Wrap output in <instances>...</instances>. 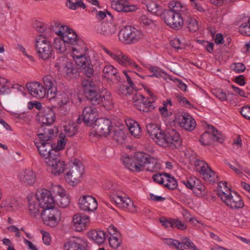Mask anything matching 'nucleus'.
Returning a JSON list of instances; mask_svg holds the SVG:
<instances>
[{
	"label": "nucleus",
	"instance_id": "obj_31",
	"mask_svg": "<svg viewBox=\"0 0 250 250\" xmlns=\"http://www.w3.org/2000/svg\"><path fill=\"white\" fill-rule=\"evenodd\" d=\"M27 199L28 201L29 212L31 216L35 217L39 215L40 209L42 208L40 207L37 198L34 195L28 196Z\"/></svg>",
	"mask_w": 250,
	"mask_h": 250
},
{
	"label": "nucleus",
	"instance_id": "obj_64",
	"mask_svg": "<svg viewBox=\"0 0 250 250\" xmlns=\"http://www.w3.org/2000/svg\"><path fill=\"white\" fill-rule=\"evenodd\" d=\"M240 112L245 119L250 120V105L243 106Z\"/></svg>",
	"mask_w": 250,
	"mask_h": 250
},
{
	"label": "nucleus",
	"instance_id": "obj_16",
	"mask_svg": "<svg viewBox=\"0 0 250 250\" xmlns=\"http://www.w3.org/2000/svg\"><path fill=\"white\" fill-rule=\"evenodd\" d=\"M51 192L54 196L55 203L60 207L65 208L70 203L69 197L65 193V191L60 185H54L51 188Z\"/></svg>",
	"mask_w": 250,
	"mask_h": 250
},
{
	"label": "nucleus",
	"instance_id": "obj_48",
	"mask_svg": "<svg viewBox=\"0 0 250 250\" xmlns=\"http://www.w3.org/2000/svg\"><path fill=\"white\" fill-rule=\"evenodd\" d=\"M101 99L102 101L101 104L102 103L104 106L108 108L112 107V99L109 92L106 91L104 94H103L101 96Z\"/></svg>",
	"mask_w": 250,
	"mask_h": 250
},
{
	"label": "nucleus",
	"instance_id": "obj_18",
	"mask_svg": "<svg viewBox=\"0 0 250 250\" xmlns=\"http://www.w3.org/2000/svg\"><path fill=\"white\" fill-rule=\"evenodd\" d=\"M177 14V13L167 9L165 10L163 13L161 14V16L167 25L173 29L179 30L181 29L183 25L184 20L178 19H177L178 20L177 21V22L176 21H174L175 15Z\"/></svg>",
	"mask_w": 250,
	"mask_h": 250
},
{
	"label": "nucleus",
	"instance_id": "obj_8",
	"mask_svg": "<svg viewBox=\"0 0 250 250\" xmlns=\"http://www.w3.org/2000/svg\"><path fill=\"white\" fill-rule=\"evenodd\" d=\"M147 91L150 96L151 100L148 98L145 99L142 95L138 93H135L132 98L134 105L139 110L144 112H148L154 109L153 103L156 99L155 96L149 90L147 89Z\"/></svg>",
	"mask_w": 250,
	"mask_h": 250
},
{
	"label": "nucleus",
	"instance_id": "obj_27",
	"mask_svg": "<svg viewBox=\"0 0 250 250\" xmlns=\"http://www.w3.org/2000/svg\"><path fill=\"white\" fill-rule=\"evenodd\" d=\"M116 31V25L111 21L103 22L97 27L98 33L105 36H111L115 34Z\"/></svg>",
	"mask_w": 250,
	"mask_h": 250
},
{
	"label": "nucleus",
	"instance_id": "obj_56",
	"mask_svg": "<svg viewBox=\"0 0 250 250\" xmlns=\"http://www.w3.org/2000/svg\"><path fill=\"white\" fill-rule=\"evenodd\" d=\"M239 31L242 35L250 36V18L247 22L243 23L239 27Z\"/></svg>",
	"mask_w": 250,
	"mask_h": 250
},
{
	"label": "nucleus",
	"instance_id": "obj_53",
	"mask_svg": "<svg viewBox=\"0 0 250 250\" xmlns=\"http://www.w3.org/2000/svg\"><path fill=\"white\" fill-rule=\"evenodd\" d=\"M123 163L125 167L131 171H136L134 165H135V159L129 156H125L123 159Z\"/></svg>",
	"mask_w": 250,
	"mask_h": 250
},
{
	"label": "nucleus",
	"instance_id": "obj_1",
	"mask_svg": "<svg viewBox=\"0 0 250 250\" xmlns=\"http://www.w3.org/2000/svg\"><path fill=\"white\" fill-rule=\"evenodd\" d=\"M56 107H44L43 110L39 113V120L42 123V126L38 134L40 139L43 141H49L53 137L56 136L59 132L58 128L51 125L56 119Z\"/></svg>",
	"mask_w": 250,
	"mask_h": 250
},
{
	"label": "nucleus",
	"instance_id": "obj_9",
	"mask_svg": "<svg viewBox=\"0 0 250 250\" xmlns=\"http://www.w3.org/2000/svg\"><path fill=\"white\" fill-rule=\"evenodd\" d=\"M54 67L58 74L60 75L69 78H74L77 76V68H75L71 63L67 62L65 58H59L55 62Z\"/></svg>",
	"mask_w": 250,
	"mask_h": 250
},
{
	"label": "nucleus",
	"instance_id": "obj_42",
	"mask_svg": "<svg viewBox=\"0 0 250 250\" xmlns=\"http://www.w3.org/2000/svg\"><path fill=\"white\" fill-rule=\"evenodd\" d=\"M146 129L147 133L153 140L154 138H156L161 131L160 127L152 123L148 124L146 126Z\"/></svg>",
	"mask_w": 250,
	"mask_h": 250
},
{
	"label": "nucleus",
	"instance_id": "obj_7",
	"mask_svg": "<svg viewBox=\"0 0 250 250\" xmlns=\"http://www.w3.org/2000/svg\"><path fill=\"white\" fill-rule=\"evenodd\" d=\"M51 27L55 34L63 38L67 46L77 42L78 41L82 40L78 37L75 32L67 26L62 25L59 23H54Z\"/></svg>",
	"mask_w": 250,
	"mask_h": 250
},
{
	"label": "nucleus",
	"instance_id": "obj_35",
	"mask_svg": "<svg viewBox=\"0 0 250 250\" xmlns=\"http://www.w3.org/2000/svg\"><path fill=\"white\" fill-rule=\"evenodd\" d=\"M89 237L99 245L103 244L105 241L107 235L103 230H93L88 234Z\"/></svg>",
	"mask_w": 250,
	"mask_h": 250
},
{
	"label": "nucleus",
	"instance_id": "obj_60",
	"mask_svg": "<svg viewBox=\"0 0 250 250\" xmlns=\"http://www.w3.org/2000/svg\"><path fill=\"white\" fill-rule=\"evenodd\" d=\"M65 137V135L63 133H61L59 135V139L57 142V146L56 147L58 150H62L64 148L67 141Z\"/></svg>",
	"mask_w": 250,
	"mask_h": 250
},
{
	"label": "nucleus",
	"instance_id": "obj_58",
	"mask_svg": "<svg viewBox=\"0 0 250 250\" xmlns=\"http://www.w3.org/2000/svg\"><path fill=\"white\" fill-rule=\"evenodd\" d=\"M162 240L166 245L173 247L177 250H180V241L172 238H163Z\"/></svg>",
	"mask_w": 250,
	"mask_h": 250
},
{
	"label": "nucleus",
	"instance_id": "obj_28",
	"mask_svg": "<svg viewBox=\"0 0 250 250\" xmlns=\"http://www.w3.org/2000/svg\"><path fill=\"white\" fill-rule=\"evenodd\" d=\"M150 156L148 154L142 152H138L134 154V159L135 165L134 167L136 171H142L145 169L146 163Z\"/></svg>",
	"mask_w": 250,
	"mask_h": 250
},
{
	"label": "nucleus",
	"instance_id": "obj_63",
	"mask_svg": "<svg viewBox=\"0 0 250 250\" xmlns=\"http://www.w3.org/2000/svg\"><path fill=\"white\" fill-rule=\"evenodd\" d=\"M231 69L236 73L243 72L246 69L245 65L242 63H234L231 65Z\"/></svg>",
	"mask_w": 250,
	"mask_h": 250
},
{
	"label": "nucleus",
	"instance_id": "obj_24",
	"mask_svg": "<svg viewBox=\"0 0 250 250\" xmlns=\"http://www.w3.org/2000/svg\"><path fill=\"white\" fill-rule=\"evenodd\" d=\"M178 122L182 128L189 131L194 130L196 125L194 119L187 113H184L179 116Z\"/></svg>",
	"mask_w": 250,
	"mask_h": 250
},
{
	"label": "nucleus",
	"instance_id": "obj_59",
	"mask_svg": "<svg viewBox=\"0 0 250 250\" xmlns=\"http://www.w3.org/2000/svg\"><path fill=\"white\" fill-rule=\"evenodd\" d=\"M146 6L148 11L153 14H156L157 15H161V14H162L160 6L155 2H151Z\"/></svg>",
	"mask_w": 250,
	"mask_h": 250
},
{
	"label": "nucleus",
	"instance_id": "obj_51",
	"mask_svg": "<svg viewBox=\"0 0 250 250\" xmlns=\"http://www.w3.org/2000/svg\"><path fill=\"white\" fill-rule=\"evenodd\" d=\"M113 138L116 142L122 143L126 138L124 131L119 128L115 129L114 130Z\"/></svg>",
	"mask_w": 250,
	"mask_h": 250
},
{
	"label": "nucleus",
	"instance_id": "obj_47",
	"mask_svg": "<svg viewBox=\"0 0 250 250\" xmlns=\"http://www.w3.org/2000/svg\"><path fill=\"white\" fill-rule=\"evenodd\" d=\"M186 247L193 250H200L188 238L186 237H182L180 242V250H183L186 248Z\"/></svg>",
	"mask_w": 250,
	"mask_h": 250
},
{
	"label": "nucleus",
	"instance_id": "obj_49",
	"mask_svg": "<svg viewBox=\"0 0 250 250\" xmlns=\"http://www.w3.org/2000/svg\"><path fill=\"white\" fill-rule=\"evenodd\" d=\"M193 192L198 196H204L206 194L205 187L201 184L200 181L196 179L193 189Z\"/></svg>",
	"mask_w": 250,
	"mask_h": 250
},
{
	"label": "nucleus",
	"instance_id": "obj_5",
	"mask_svg": "<svg viewBox=\"0 0 250 250\" xmlns=\"http://www.w3.org/2000/svg\"><path fill=\"white\" fill-rule=\"evenodd\" d=\"M120 42L125 44H134L144 37L143 32L131 25L125 26L122 28L119 34Z\"/></svg>",
	"mask_w": 250,
	"mask_h": 250
},
{
	"label": "nucleus",
	"instance_id": "obj_55",
	"mask_svg": "<svg viewBox=\"0 0 250 250\" xmlns=\"http://www.w3.org/2000/svg\"><path fill=\"white\" fill-rule=\"evenodd\" d=\"M35 28L38 32L43 33V35H45V33H47V34L49 35V37L51 35L49 34V32L52 33L51 30L47 28V25L42 22H40L37 23L36 24ZM41 35H42V34Z\"/></svg>",
	"mask_w": 250,
	"mask_h": 250
},
{
	"label": "nucleus",
	"instance_id": "obj_25",
	"mask_svg": "<svg viewBox=\"0 0 250 250\" xmlns=\"http://www.w3.org/2000/svg\"><path fill=\"white\" fill-rule=\"evenodd\" d=\"M109 184L110 186L107 185L105 186V188L111 190L110 200L119 207L125 195L120 191L119 187L116 185L111 183H110Z\"/></svg>",
	"mask_w": 250,
	"mask_h": 250
},
{
	"label": "nucleus",
	"instance_id": "obj_54",
	"mask_svg": "<svg viewBox=\"0 0 250 250\" xmlns=\"http://www.w3.org/2000/svg\"><path fill=\"white\" fill-rule=\"evenodd\" d=\"M66 5L68 8L73 10L76 9L78 7L83 9L85 8V5L83 2L78 0H67Z\"/></svg>",
	"mask_w": 250,
	"mask_h": 250
},
{
	"label": "nucleus",
	"instance_id": "obj_6",
	"mask_svg": "<svg viewBox=\"0 0 250 250\" xmlns=\"http://www.w3.org/2000/svg\"><path fill=\"white\" fill-rule=\"evenodd\" d=\"M83 172L84 167L82 162L75 160L72 163L69 170L66 173L64 178L69 185L74 186L82 181Z\"/></svg>",
	"mask_w": 250,
	"mask_h": 250
},
{
	"label": "nucleus",
	"instance_id": "obj_39",
	"mask_svg": "<svg viewBox=\"0 0 250 250\" xmlns=\"http://www.w3.org/2000/svg\"><path fill=\"white\" fill-rule=\"evenodd\" d=\"M93 75L91 76V77ZM89 78L86 79H83L82 82V85L84 87V93L87 90L96 88L98 86V84L100 83V81H93L92 79H90V77H88Z\"/></svg>",
	"mask_w": 250,
	"mask_h": 250
},
{
	"label": "nucleus",
	"instance_id": "obj_11",
	"mask_svg": "<svg viewBox=\"0 0 250 250\" xmlns=\"http://www.w3.org/2000/svg\"><path fill=\"white\" fill-rule=\"evenodd\" d=\"M41 217L43 223L47 226L56 227L61 219V212L57 208H52L42 210Z\"/></svg>",
	"mask_w": 250,
	"mask_h": 250
},
{
	"label": "nucleus",
	"instance_id": "obj_21",
	"mask_svg": "<svg viewBox=\"0 0 250 250\" xmlns=\"http://www.w3.org/2000/svg\"><path fill=\"white\" fill-rule=\"evenodd\" d=\"M27 88L33 97L37 98H42L47 96V91L45 87L38 82L30 83L27 84Z\"/></svg>",
	"mask_w": 250,
	"mask_h": 250
},
{
	"label": "nucleus",
	"instance_id": "obj_2",
	"mask_svg": "<svg viewBox=\"0 0 250 250\" xmlns=\"http://www.w3.org/2000/svg\"><path fill=\"white\" fill-rule=\"evenodd\" d=\"M68 47L71 48V56L78 66L82 67V71L86 76L90 77L94 73L93 65L90 59L86 57L87 48L83 40L78 41Z\"/></svg>",
	"mask_w": 250,
	"mask_h": 250
},
{
	"label": "nucleus",
	"instance_id": "obj_33",
	"mask_svg": "<svg viewBox=\"0 0 250 250\" xmlns=\"http://www.w3.org/2000/svg\"><path fill=\"white\" fill-rule=\"evenodd\" d=\"M98 89L99 88L97 86L96 88L88 90L85 92V97L93 105L100 104L102 101L101 99L102 94H100L97 92Z\"/></svg>",
	"mask_w": 250,
	"mask_h": 250
},
{
	"label": "nucleus",
	"instance_id": "obj_45",
	"mask_svg": "<svg viewBox=\"0 0 250 250\" xmlns=\"http://www.w3.org/2000/svg\"><path fill=\"white\" fill-rule=\"evenodd\" d=\"M64 250H86L84 246L75 241H69L65 244Z\"/></svg>",
	"mask_w": 250,
	"mask_h": 250
},
{
	"label": "nucleus",
	"instance_id": "obj_22",
	"mask_svg": "<svg viewBox=\"0 0 250 250\" xmlns=\"http://www.w3.org/2000/svg\"><path fill=\"white\" fill-rule=\"evenodd\" d=\"M111 7L118 12H132L137 9L136 5H128L126 0H115L112 2Z\"/></svg>",
	"mask_w": 250,
	"mask_h": 250
},
{
	"label": "nucleus",
	"instance_id": "obj_10",
	"mask_svg": "<svg viewBox=\"0 0 250 250\" xmlns=\"http://www.w3.org/2000/svg\"><path fill=\"white\" fill-rule=\"evenodd\" d=\"M44 162L47 170L54 175H60L65 169L64 162L60 160V156L57 154H52L49 157L45 158Z\"/></svg>",
	"mask_w": 250,
	"mask_h": 250
},
{
	"label": "nucleus",
	"instance_id": "obj_14",
	"mask_svg": "<svg viewBox=\"0 0 250 250\" xmlns=\"http://www.w3.org/2000/svg\"><path fill=\"white\" fill-rule=\"evenodd\" d=\"M208 129L211 130L212 133L205 131L201 136L200 142L203 146L210 145L213 142L222 143L223 138L221 133L212 125H208Z\"/></svg>",
	"mask_w": 250,
	"mask_h": 250
},
{
	"label": "nucleus",
	"instance_id": "obj_23",
	"mask_svg": "<svg viewBox=\"0 0 250 250\" xmlns=\"http://www.w3.org/2000/svg\"><path fill=\"white\" fill-rule=\"evenodd\" d=\"M73 222L75 229L81 231L86 229L89 222V217L83 213H78L73 216Z\"/></svg>",
	"mask_w": 250,
	"mask_h": 250
},
{
	"label": "nucleus",
	"instance_id": "obj_37",
	"mask_svg": "<svg viewBox=\"0 0 250 250\" xmlns=\"http://www.w3.org/2000/svg\"><path fill=\"white\" fill-rule=\"evenodd\" d=\"M61 106L70 104L72 103V92L70 90H66L62 91L58 98Z\"/></svg>",
	"mask_w": 250,
	"mask_h": 250
},
{
	"label": "nucleus",
	"instance_id": "obj_50",
	"mask_svg": "<svg viewBox=\"0 0 250 250\" xmlns=\"http://www.w3.org/2000/svg\"><path fill=\"white\" fill-rule=\"evenodd\" d=\"M64 131L67 136L72 137L78 132L77 125L75 123L66 125L64 126Z\"/></svg>",
	"mask_w": 250,
	"mask_h": 250
},
{
	"label": "nucleus",
	"instance_id": "obj_43",
	"mask_svg": "<svg viewBox=\"0 0 250 250\" xmlns=\"http://www.w3.org/2000/svg\"><path fill=\"white\" fill-rule=\"evenodd\" d=\"M119 208L123 209H129L132 212H136L135 209L136 206L134 205L131 199L128 197H126L125 195Z\"/></svg>",
	"mask_w": 250,
	"mask_h": 250
},
{
	"label": "nucleus",
	"instance_id": "obj_20",
	"mask_svg": "<svg viewBox=\"0 0 250 250\" xmlns=\"http://www.w3.org/2000/svg\"><path fill=\"white\" fill-rule=\"evenodd\" d=\"M45 88L47 91V98L50 101L54 100L57 96L56 82L51 75H46L42 79Z\"/></svg>",
	"mask_w": 250,
	"mask_h": 250
},
{
	"label": "nucleus",
	"instance_id": "obj_62",
	"mask_svg": "<svg viewBox=\"0 0 250 250\" xmlns=\"http://www.w3.org/2000/svg\"><path fill=\"white\" fill-rule=\"evenodd\" d=\"M8 82L9 81L7 80L0 77V84L2 85L0 89V93L1 94H4L5 93H8L9 92V87L5 85V84Z\"/></svg>",
	"mask_w": 250,
	"mask_h": 250
},
{
	"label": "nucleus",
	"instance_id": "obj_29",
	"mask_svg": "<svg viewBox=\"0 0 250 250\" xmlns=\"http://www.w3.org/2000/svg\"><path fill=\"white\" fill-rule=\"evenodd\" d=\"M36 175L32 169H25L21 172L19 175L20 180L27 185H32L36 181Z\"/></svg>",
	"mask_w": 250,
	"mask_h": 250
},
{
	"label": "nucleus",
	"instance_id": "obj_13",
	"mask_svg": "<svg viewBox=\"0 0 250 250\" xmlns=\"http://www.w3.org/2000/svg\"><path fill=\"white\" fill-rule=\"evenodd\" d=\"M219 197L222 201L226 205L232 209H239L244 207V203L240 196L236 193H233L232 195L231 191L225 193L221 191L219 194Z\"/></svg>",
	"mask_w": 250,
	"mask_h": 250
},
{
	"label": "nucleus",
	"instance_id": "obj_41",
	"mask_svg": "<svg viewBox=\"0 0 250 250\" xmlns=\"http://www.w3.org/2000/svg\"><path fill=\"white\" fill-rule=\"evenodd\" d=\"M54 47L60 53H62L66 50L68 47L66 42L64 41L63 38L61 37L56 38L54 41Z\"/></svg>",
	"mask_w": 250,
	"mask_h": 250
},
{
	"label": "nucleus",
	"instance_id": "obj_19",
	"mask_svg": "<svg viewBox=\"0 0 250 250\" xmlns=\"http://www.w3.org/2000/svg\"><path fill=\"white\" fill-rule=\"evenodd\" d=\"M79 204L82 210L87 211H93L98 207L96 200L90 195H83L80 198Z\"/></svg>",
	"mask_w": 250,
	"mask_h": 250
},
{
	"label": "nucleus",
	"instance_id": "obj_3",
	"mask_svg": "<svg viewBox=\"0 0 250 250\" xmlns=\"http://www.w3.org/2000/svg\"><path fill=\"white\" fill-rule=\"evenodd\" d=\"M154 141L159 146L166 147L169 146L172 148L181 146L182 140L179 134L174 129H169L166 131L161 130Z\"/></svg>",
	"mask_w": 250,
	"mask_h": 250
},
{
	"label": "nucleus",
	"instance_id": "obj_38",
	"mask_svg": "<svg viewBox=\"0 0 250 250\" xmlns=\"http://www.w3.org/2000/svg\"><path fill=\"white\" fill-rule=\"evenodd\" d=\"M145 167L147 171L155 172L160 169L161 166L157 159L150 156L148 161L146 163Z\"/></svg>",
	"mask_w": 250,
	"mask_h": 250
},
{
	"label": "nucleus",
	"instance_id": "obj_61",
	"mask_svg": "<svg viewBox=\"0 0 250 250\" xmlns=\"http://www.w3.org/2000/svg\"><path fill=\"white\" fill-rule=\"evenodd\" d=\"M149 70L153 73L151 77H161L165 75V72L160 68L156 66H152L149 68Z\"/></svg>",
	"mask_w": 250,
	"mask_h": 250
},
{
	"label": "nucleus",
	"instance_id": "obj_40",
	"mask_svg": "<svg viewBox=\"0 0 250 250\" xmlns=\"http://www.w3.org/2000/svg\"><path fill=\"white\" fill-rule=\"evenodd\" d=\"M119 63L125 67L131 66L135 67L137 70H139L140 68L133 60L130 59L128 56L121 54V57L119 62Z\"/></svg>",
	"mask_w": 250,
	"mask_h": 250
},
{
	"label": "nucleus",
	"instance_id": "obj_15",
	"mask_svg": "<svg viewBox=\"0 0 250 250\" xmlns=\"http://www.w3.org/2000/svg\"><path fill=\"white\" fill-rule=\"evenodd\" d=\"M194 165L196 170L203 176L205 181L210 183L216 182L217 176L207 163L197 159L194 162Z\"/></svg>",
	"mask_w": 250,
	"mask_h": 250
},
{
	"label": "nucleus",
	"instance_id": "obj_46",
	"mask_svg": "<svg viewBox=\"0 0 250 250\" xmlns=\"http://www.w3.org/2000/svg\"><path fill=\"white\" fill-rule=\"evenodd\" d=\"M186 24L189 31L194 32L198 29V24L197 20L190 16L187 17Z\"/></svg>",
	"mask_w": 250,
	"mask_h": 250
},
{
	"label": "nucleus",
	"instance_id": "obj_57",
	"mask_svg": "<svg viewBox=\"0 0 250 250\" xmlns=\"http://www.w3.org/2000/svg\"><path fill=\"white\" fill-rule=\"evenodd\" d=\"M17 202L15 199L6 200L2 203V206L7 211H11L17 207Z\"/></svg>",
	"mask_w": 250,
	"mask_h": 250
},
{
	"label": "nucleus",
	"instance_id": "obj_17",
	"mask_svg": "<svg viewBox=\"0 0 250 250\" xmlns=\"http://www.w3.org/2000/svg\"><path fill=\"white\" fill-rule=\"evenodd\" d=\"M112 128L111 121L104 118L97 119L93 126L95 134L99 136H107L110 133Z\"/></svg>",
	"mask_w": 250,
	"mask_h": 250
},
{
	"label": "nucleus",
	"instance_id": "obj_44",
	"mask_svg": "<svg viewBox=\"0 0 250 250\" xmlns=\"http://www.w3.org/2000/svg\"><path fill=\"white\" fill-rule=\"evenodd\" d=\"M166 176L164 177L165 179V183L164 185L170 189H174L177 187V182L175 179L170 176L169 174L167 173V174H165Z\"/></svg>",
	"mask_w": 250,
	"mask_h": 250
},
{
	"label": "nucleus",
	"instance_id": "obj_12",
	"mask_svg": "<svg viewBox=\"0 0 250 250\" xmlns=\"http://www.w3.org/2000/svg\"><path fill=\"white\" fill-rule=\"evenodd\" d=\"M38 202L42 210L54 207L55 199L51 190L49 191L45 189L37 190L36 195Z\"/></svg>",
	"mask_w": 250,
	"mask_h": 250
},
{
	"label": "nucleus",
	"instance_id": "obj_34",
	"mask_svg": "<svg viewBox=\"0 0 250 250\" xmlns=\"http://www.w3.org/2000/svg\"><path fill=\"white\" fill-rule=\"evenodd\" d=\"M130 134L135 138L141 136V127L139 124L135 121L128 119L125 121Z\"/></svg>",
	"mask_w": 250,
	"mask_h": 250
},
{
	"label": "nucleus",
	"instance_id": "obj_30",
	"mask_svg": "<svg viewBox=\"0 0 250 250\" xmlns=\"http://www.w3.org/2000/svg\"><path fill=\"white\" fill-rule=\"evenodd\" d=\"M40 140L41 143H36L35 145L37 147L40 154L43 157V160L45 158L49 157L52 154H55L52 152V145L50 143L45 142L46 141Z\"/></svg>",
	"mask_w": 250,
	"mask_h": 250
},
{
	"label": "nucleus",
	"instance_id": "obj_4",
	"mask_svg": "<svg viewBox=\"0 0 250 250\" xmlns=\"http://www.w3.org/2000/svg\"><path fill=\"white\" fill-rule=\"evenodd\" d=\"M35 49L39 58L43 61H46L51 57L53 49L47 33L36 37Z\"/></svg>",
	"mask_w": 250,
	"mask_h": 250
},
{
	"label": "nucleus",
	"instance_id": "obj_52",
	"mask_svg": "<svg viewBox=\"0 0 250 250\" xmlns=\"http://www.w3.org/2000/svg\"><path fill=\"white\" fill-rule=\"evenodd\" d=\"M109 244L113 249L118 248L121 244L122 239L120 234L117 236H110L108 238Z\"/></svg>",
	"mask_w": 250,
	"mask_h": 250
},
{
	"label": "nucleus",
	"instance_id": "obj_36",
	"mask_svg": "<svg viewBox=\"0 0 250 250\" xmlns=\"http://www.w3.org/2000/svg\"><path fill=\"white\" fill-rule=\"evenodd\" d=\"M169 9L175 13H182L185 15L188 13V9L186 5H183L181 2L177 0H172L169 3Z\"/></svg>",
	"mask_w": 250,
	"mask_h": 250
},
{
	"label": "nucleus",
	"instance_id": "obj_26",
	"mask_svg": "<svg viewBox=\"0 0 250 250\" xmlns=\"http://www.w3.org/2000/svg\"><path fill=\"white\" fill-rule=\"evenodd\" d=\"M97 115L96 109L92 106L85 107L82 115L84 123L87 125H90L95 123Z\"/></svg>",
	"mask_w": 250,
	"mask_h": 250
},
{
	"label": "nucleus",
	"instance_id": "obj_32",
	"mask_svg": "<svg viewBox=\"0 0 250 250\" xmlns=\"http://www.w3.org/2000/svg\"><path fill=\"white\" fill-rule=\"evenodd\" d=\"M103 72L104 76L106 78L108 81L110 80L113 83H114V81H120V77L118 75L117 70L112 65H105L104 67Z\"/></svg>",
	"mask_w": 250,
	"mask_h": 250
}]
</instances>
